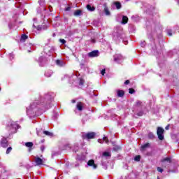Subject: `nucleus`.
I'll list each match as a JSON object with an SVG mask.
<instances>
[{
    "instance_id": "nucleus-14",
    "label": "nucleus",
    "mask_w": 179,
    "mask_h": 179,
    "mask_svg": "<svg viewBox=\"0 0 179 179\" xmlns=\"http://www.w3.org/2000/svg\"><path fill=\"white\" fill-rule=\"evenodd\" d=\"M81 13L82 11L80 10H77L74 12V16H80Z\"/></svg>"
},
{
    "instance_id": "nucleus-25",
    "label": "nucleus",
    "mask_w": 179,
    "mask_h": 179,
    "mask_svg": "<svg viewBox=\"0 0 179 179\" xmlns=\"http://www.w3.org/2000/svg\"><path fill=\"white\" fill-rule=\"evenodd\" d=\"M101 75L104 76L105 73H106V69H102V70L101 71Z\"/></svg>"
},
{
    "instance_id": "nucleus-37",
    "label": "nucleus",
    "mask_w": 179,
    "mask_h": 179,
    "mask_svg": "<svg viewBox=\"0 0 179 179\" xmlns=\"http://www.w3.org/2000/svg\"><path fill=\"white\" fill-rule=\"evenodd\" d=\"M126 1H129V0H126Z\"/></svg>"
},
{
    "instance_id": "nucleus-39",
    "label": "nucleus",
    "mask_w": 179,
    "mask_h": 179,
    "mask_svg": "<svg viewBox=\"0 0 179 179\" xmlns=\"http://www.w3.org/2000/svg\"><path fill=\"white\" fill-rule=\"evenodd\" d=\"M0 90H1V88H0Z\"/></svg>"
},
{
    "instance_id": "nucleus-32",
    "label": "nucleus",
    "mask_w": 179,
    "mask_h": 179,
    "mask_svg": "<svg viewBox=\"0 0 179 179\" xmlns=\"http://www.w3.org/2000/svg\"><path fill=\"white\" fill-rule=\"evenodd\" d=\"M149 136H150V138H153L154 135H153V134L150 133V134H149Z\"/></svg>"
},
{
    "instance_id": "nucleus-26",
    "label": "nucleus",
    "mask_w": 179,
    "mask_h": 179,
    "mask_svg": "<svg viewBox=\"0 0 179 179\" xmlns=\"http://www.w3.org/2000/svg\"><path fill=\"white\" fill-rule=\"evenodd\" d=\"M59 41L62 43V44H65V43H66L64 39H60Z\"/></svg>"
},
{
    "instance_id": "nucleus-30",
    "label": "nucleus",
    "mask_w": 179,
    "mask_h": 179,
    "mask_svg": "<svg viewBox=\"0 0 179 179\" xmlns=\"http://www.w3.org/2000/svg\"><path fill=\"white\" fill-rule=\"evenodd\" d=\"M124 85H129V80H126L125 82H124Z\"/></svg>"
},
{
    "instance_id": "nucleus-2",
    "label": "nucleus",
    "mask_w": 179,
    "mask_h": 179,
    "mask_svg": "<svg viewBox=\"0 0 179 179\" xmlns=\"http://www.w3.org/2000/svg\"><path fill=\"white\" fill-rule=\"evenodd\" d=\"M94 136H96V133L94 132H88L84 134V139H94Z\"/></svg>"
},
{
    "instance_id": "nucleus-13",
    "label": "nucleus",
    "mask_w": 179,
    "mask_h": 179,
    "mask_svg": "<svg viewBox=\"0 0 179 179\" xmlns=\"http://www.w3.org/2000/svg\"><path fill=\"white\" fill-rule=\"evenodd\" d=\"M114 5H115L117 9H121V3L117 1L114 3Z\"/></svg>"
},
{
    "instance_id": "nucleus-34",
    "label": "nucleus",
    "mask_w": 179,
    "mask_h": 179,
    "mask_svg": "<svg viewBox=\"0 0 179 179\" xmlns=\"http://www.w3.org/2000/svg\"><path fill=\"white\" fill-rule=\"evenodd\" d=\"M169 128H170V126L168 125V126H166V127H165V129H166V131H167V130L169 129Z\"/></svg>"
},
{
    "instance_id": "nucleus-35",
    "label": "nucleus",
    "mask_w": 179,
    "mask_h": 179,
    "mask_svg": "<svg viewBox=\"0 0 179 179\" xmlns=\"http://www.w3.org/2000/svg\"><path fill=\"white\" fill-rule=\"evenodd\" d=\"M99 143H101V142L100 141V139L98 140Z\"/></svg>"
},
{
    "instance_id": "nucleus-9",
    "label": "nucleus",
    "mask_w": 179,
    "mask_h": 179,
    "mask_svg": "<svg viewBox=\"0 0 179 179\" xmlns=\"http://www.w3.org/2000/svg\"><path fill=\"white\" fill-rule=\"evenodd\" d=\"M7 127H10V129H15V122H9L7 124Z\"/></svg>"
},
{
    "instance_id": "nucleus-24",
    "label": "nucleus",
    "mask_w": 179,
    "mask_h": 179,
    "mask_svg": "<svg viewBox=\"0 0 179 179\" xmlns=\"http://www.w3.org/2000/svg\"><path fill=\"white\" fill-rule=\"evenodd\" d=\"M157 171H159V173H163V169H162L160 167H157Z\"/></svg>"
},
{
    "instance_id": "nucleus-17",
    "label": "nucleus",
    "mask_w": 179,
    "mask_h": 179,
    "mask_svg": "<svg viewBox=\"0 0 179 179\" xmlns=\"http://www.w3.org/2000/svg\"><path fill=\"white\" fill-rule=\"evenodd\" d=\"M24 40H27V35H22L21 36V41H24Z\"/></svg>"
},
{
    "instance_id": "nucleus-19",
    "label": "nucleus",
    "mask_w": 179,
    "mask_h": 179,
    "mask_svg": "<svg viewBox=\"0 0 179 179\" xmlns=\"http://www.w3.org/2000/svg\"><path fill=\"white\" fill-rule=\"evenodd\" d=\"M129 93L130 94H134V93H135V90H134V89H132V88H130V89L129 90Z\"/></svg>"
},
{
    "instance_id": "nucleus-7",
    "label": "nucleus",
    "mask_w": 179,
    "mask_h": 179,
    "mask_svg": "<svg viewBox=\"0 0 179 179\" xmlns=\"http://www.w3.org/2000/svg\"><path fill=\"white\" fill-rule=\"evenodd\" d=\"M1 146H2V148H8V141H6V138L1 140Z\"/></svg>"
},
{
    "instance_id": "nucleus-1",
    "label": "nucleus",
    "mask_w": 179,
    "mask_h": 179,
    "mask_svg": "<svg viewBox=\"0 0 179 179\" xmlns=\"http://www.w3.org/2000/svg\"><path fill=\"white\" fill-rule=\"evenodd\" d=\"M157 135L159 141H163L164 139V129L162 127H157Z\"/></svg>"
},
{
    "instance_id": "nucleus-18",
    "label": "nucleus",
    "mask_w": 179,
    "mask_h": 179,
    "mask_svg": "<svg viewBox=\"0 0 179 179\" xmlns=\"http://www.w3.org/2000/svg\"><path fill=\"white\" fill-rule=\"evenodd\" d=\"M134 160L135 162H139V160H141V156L137 155L134 157Z\"/></svg>"
},
{
    "instance_id": "nucleus-23",
    "label": "nucleus",
    "mask_w": 179,
    "mask_h": 179,
    "mask_svg": "<svg viewBox=\"0 0 179 179\" xmlns=\"http://www.w3.org/2000/svg\"><path fill=\"white\" fill-rule=\"evenodd\" d=\"M162 162H169V163H170V162H171V160L170 159V158L166 157V158L164 159Z\"/></svg>"
},
{
    "instance_id": "nucleus-31",
    "label": "nucleus",
    "mask_w": 179,
    "mask_h": 179,
    "mask_svg": "<svg viewBox=\"0 0 179 179\" xmlns=\"http://www.w3.org/2000/svg\"><path fill=\"white\" fill-rule=\"evenodd\" d=\"M65 10H66V11L71 10V7H67V8H66Z\"/></svg>"
},
{
    "instance_id": "nucleus-16",
    "label": "nucleus",
    "mask_w": 179,
    "mask_h": 179,
    "mask_svg": "<svg viewBox=\"0 0 179 179\" xmlns=\"http://www.w3.org/2000/svg\"><path fill=\"white\" fill-rule=\"evenodd\" d=\"M25 146H27V148H32L33 147V143L31 142L26 143Z\"/></svg>"
},
{
    "instance_id": "nucleus-15",
    "label": "nucleus",
    "mask_w": 179,
    "mask_h": 179,
    "mask_svg": "<svg viewBox=\"0 0 179 179\" xmlns=\"http://www.w3.org/2000/svg\"><path fill=\"white\" fill-rule=\"evenodd\" d=\"M104 12L106 16H110V10H108V8L106 7L104 8Z\"/></svg>"
},
{
    "instance_id": "nucleus-36",
    "label": "nucleus",
    "mask_w": 179,
    "mask_h": 179,
    "mask_svg": "<svg viewBox=\"0 0 179 179\" xmlns=\"http://www.w3.org/2000/svg\"><path fill=\"white\" fill-rule=\"evenodd\" d=\"M58 62H59V61L57 60V64H58Z\"/></svg>"
},
{
    "instance_id": "nucleus-29",
    "label": "nucleus",
    "mask_w": 179,
    "mask_h": 179,
    "mask_svg": "<svg viewBox=\"0 0 179 179\" xmlns=\"http://www.w3.org/2000/svg\"><path fill=\"white\" fill-rule=\"evenodd\" d=\"M83 83H85V80H80V85H83Z\"/></svg>"
},
{
    "instance_id": "nucleus-5",
    "label": "nucleus",
    "mask_w": 179,
    "mask_h": 179,
    "mask_svg": "<svg viewBox=\"0 0 179 179\" xmlns=\"http://www.w3.org/2000/svg\"><path fill=\"white\" fill-rule=\"evenodd\" d=\"M89 57L94 58V57H99V52L97 50H94L88 54Z\"/></svg>"
},
{
    "instance_id": "nucleus-6",
    "label": "nucleus",
    "mask_w": 179,
    "mask_h": 179,
    "mask_svg": "<svg viewBox=\"0 0 179 179\" xmlns=\"http://www.w3.org/2000/svg\"><path fill=\"white\" fill-rule=\"evenodd\" d=\"M115 62L120 63V62H122V56L117 55L116 56H115L114 58Z\"/></svg>"
},
{
    "instance_id": "nucleus-21",
    "label": "nucleus",
    "mask_w": 179,
    "mask_h": 179,
    "mask_svg": "<svg viewBox=\"0 0 179 179\" xmlns=\"http://www.w3.org/2000/svg\"><path fill=\"white\" fill-rule=\"evenodd\" d=\"M10 152H12V148H8L6 150V154L9 155V153H10Z\"/></svg>"
},
{
    "instance_id": "nucleus-20",
    "label": "nucleus",
    "mask_w": 179,
    "mask_h": 179,
    "mask_svg": "<svg viewBox=\"0 0 179 179\" xmlns=\"http://www.w3.org/2000/svg\"><path fill=\"white\" fill-rule=\"evenodd\" d=\"M103 156H105V157H108L111 156L110 152H103Z\"/></svg>"
},
{
    "instance_id": "nucleus-38",
    "label": "nucleus",
    "mask_w": 179,
    "mask_h": 179,
    "mask_svg": "<svg viewBox=\"0 0 179 179\" xmlns=\"http://www.w3.org/2000/svg\"><path fill=\"white\" fill-rule=\"evenodd\" d=\"M157 179H160V178H158Z\"/></svg>"
},
{
    "instance_id": "nucleus-11",
    "label": "nucleus",
    "mask_w": 179,
    "mask_h": 179,
    "mask_svg": "<svg viewBox=\"0 0 179 179\" xmlns=\"http://www.w3.org/2000/svg\"><path fill=\"white\" fill-rule=\"evenodd\" d=\"M77 108L79 111H82V110H83V104L80 102L77 103Z\"/></svg>"
},
{
    "instance_id": "nucleus-3",
    "label": "nucleus",
    "mask_w": 179,
    "mask_h": 179,
    "mask_svg": "<svg viewBox=\"0 0 179 179\" xmlns=\"http://www.w3.org/2000/svg\"><path fill=\"white\" fill-rule=\"evenodd\" d=\"M87 165L92 167V169H97V165L94 164V160L93 159L88 161Z\"/></svg>"
},
{
    "instance_id": "nucleus-33",
    "label": "nucleus",
    "mask_w": 179,
    "mask_h": 179,
    "mask_svg": "<svg viewBox=\"0 0 179 179\" xmlns=\"http://www.w3.org/2000/svg\"><path fill=\"white\" fill-rule=\"evenodd\" d=\"M168 34H169V36H173V34L171 33V31H169L168 32Z\"/></svg>"
},
{
    "instance_id": "nucleus-28",
    "label": "nucleus",
    "mask_w": 179,
    "mask_h": 179,
    "mask_svg": "<svg viewBox=\"0 0 179 179\" xmlns=\"http://www.w3.org/2000/svg\"><path fill=\"white\" fill-rule=\"evenodd\" d=\"M149 146V144H145L144 145H142L143 149H145V148H148Z\"/></svg>"
},
{
    "instance_id": "nucleus-27",
    "label": "nucleus",
    "mask_w": 179,
    "mask_h": 179,
    "mask_svg": "<svg viewBox=\"0 0 179 179\" xmlns=\"http://www.w3.org/2000/svg\"><path fill=\"white\" fill-rule=\"evenodd\" d=\"M104 142H106V143H107L108 142V139L107 138V137H103V138Z\"/></svg>"
},
{
    "instance_id": "nucleus-8",
    "label": "nucleus",
    "mask_w": 179,
    "mask_h": 179,
    "mask_svg": "<svg viewBox=\"0 0 179 179\" xmlns=\"http://www.w3.org/2000/svg\"><path fill=\"white\" fill-rule=\"evenodd\" d=\"M117 97H124V95L125 94V92L122 90H117Z\"/></svg>"
},
{
    "instance_id": "nucleus-4",
    "label": "nucleus",
    "mask_w": 179,
    "mask_h": 179,
    "mask_svg": "<svg viewBox=\"0 0 179 179\" xmlns=\"http://www.w3.org/2000/svg\"><path fill=\"white\" fill-rule=\"evenodd\" d=\"M36 163L38 166H40V164H44V163H45V159L37 157L36 159Z\"/></svg>"
},
{
    "instance_id": "nucleus-22",
    "label": "nucleus",
    "mask_w": 179,
    "mask_h": 179,
    "mask_svg": "<svg viewBox=\"0 0 179 179\" xmlns=\"http://www.w3.org/2000/svg\"><path fill=\"white\" fill-rule=\"evenodd\" d=\"M43 134H45V135H48V136H51V133L50 132V131H43Z\"/></svg>"
},
{
    "instance_id": "nucleus-10",
    "label": "nucleus",
    "mask_w": 179,
    "mask_h": 179,
    "mask_svg": "<svg viewBox=\"0 0 179 179\" xmlns=\"http://www.w3.org/2000/svg\"><path fill=\"white\" fill-rule=\"evenodd\" d=\"M122 23V24H127V23H128V17L123 16Z\"/></svg>"
},
{
    "instance_id": "nucleus-12",
    "label": "nucleus",
    "mask_w": 179,
    "mask_h": 179,
    "mask_svg": "<svg viewBox=\"0 0 179 179\" xmlns=\"http://www.w3.org/2000/svg\"><path fill=\"white\" fill-rule=\"evenodd\" d=\"M87 9L88 10H90V12H94V6H90V5H87Z\"/></svg>"
}]
</instances>
